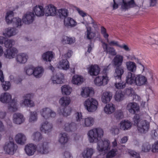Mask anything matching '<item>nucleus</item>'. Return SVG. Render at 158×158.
<instances>
[{
  "label": "nucleus",
  "mask_w": 158,
  "mask_h": 158,
  "mask_svg": "<svg viewBox=\"0 0 158 158\" xmlns=\"http://www.w3.org/2000/svg\"><path fill=\"white\" fill-rule=\"evenodd\" d=\"M104 131L100 128H94L90 130L87 134L90 143H97V148L100 152L107 150L110 149V141L107 139H101Z\"/></svg>",
  "instance_id": "nucleus-1"
},
{
  "label": "nucleus",
  "mask_w": 158,
  "mask_h": 158,
  "mask_svg": "<svg viewBox=\"0 0 158 158\" xmlns=\"http://www.w3.org/2000/svg\"><path fill=\"white\" fill-rule=\"evenodd\" d=\"M85 109L89 112H94L97 109L98 106V101L93 98L87 99L84 102Z\"/></svg>",
  "instance_id": "nucleus-2"
},
{
  "label": "nucleus",
  "mask_w": 158,
  "mask_h": 158,
  "mask_svg": "<svg viewBox=\"0 0 158 158\" xmlns=\"http://www.w3.org/2000/svg\"><path fill=\"white\" fill-rule=\"evenodd\" d=\"M36 148L38 153L40 154H47L50 151L49 143L45 140L39 143L36 146Z\"/></svg>",
  "instance_id": "nucleus-3"
},
{
  "label": "nucleus",
  "mask_w": 158,
  "mask_h": 158,
  "mask_svg": "<svg viewBox=\"0 0 158 158\" xmlns=\"http://www.w3.org/2000/svg\"><path fill=\"white\" fill-rule=\"evenodd\" d=\"M17 148V145L12 141L6 142L3 146L5 152L7 154L11 155H13L16 152Z\"/></svg>",
  "instance_id": "nucleus-4"
},
{
  "label": "nucleus",
  "mask_w": 158,
  "mask_h": 158,
  "mask_svg": "<svg viewBox=\"0 0 158 158\" xmlns=\"http://www.w3.org/2000/svg\"><path fill=\"white\" fill-rule=\"evenodd\" d=\"M121 6V10L123 11L128 10L131 8L137 6L134 0H130L127 1L125 0H122V2L119 3Z\"/></svg>",
  "instance_id": "nucleus-5"
},
{
  "label": "nucleus",
  "mask_w": 158,
  "mask_h": 158,
  "mask_svg": "<svg viewBox=\"0 0 158 158\" xmlns=\"http://www.w3.org/2000/svg\"><path fill=\"white\" fill-rule=\"evenodd\" d=\"M41 116L45 119L54 118L56 116V113L50 108L46 107L42 109L40 111Z\"/></svg>",
  "instance_id": "nucleus-6"
},
{
  "label": "nucleus",
  "mask_w": 158,
  "mask_h": 158,
  "mask_svg": "<svg viewBox=\"0 0 158 158\" xmlns=\"http://www.w3.org/2000/svg\"><path fill=\"white\" fill-rule=\"evenodd\" d=\"M125 69L124 67L123 66H118L115 67L114 76L116 80H121L122 76L124 74Z\"/></svg>",
  "instance_id": "nucleus-7"
},
{
  "label": "nucleus",
  "mask_w": 158,
  "mask_h": 158,
  "mask_svg": "<svg viewBox=\"0 0 158 158\" xmlns=\"http://www.w3.org/2000/svg\"><path fill=\"white\" fill-rule=\"evenodd\" d=\"M35 17L34 13L30 12H27L23 16V21L26 24H31L33 22Z\"/></svg>",
  "instance_id": "nucleus-8"
},
{
  "label": "nucleus",
  "mask_w": 158,
  "mask_h": 158,
  "mask_svg": "<svg viewBox=\"0 0 158 158\" xmlns=\"http://www.w3.org/2000/svg\"><path fill=\"white\" fill-rule=\"evenodd\" d=\"M17 49L14 47L7 49L4 52V56L6 58L11 59L15 58L18 53Z\"/></svg>",
  "instance_id": "nucleus-9"
},
{
  "label": "nucleus",
  "mask_w": 158,
  "mask_h": 158,
  "mask_svg": "<svg viewBox=\"0 0 158 158\" xmlns=\"http://www.w3.org/2000/svg\"><path fill=\"white\" fill-rule=\"evenodd\" d=\"M108 78L106 75L97 77L94 81V84L100 86L102 85H106L108 81Z\"/></svg>",
  "instance_id": "nucleus-10"
},
{
  "label": "nucleus",
  "mask_w": 158,
  "mask_h": 158,
  "mask_svg": "<svg viewBox=\"0 0 158 158\" xmlns=\"http://www.w3.org/2000/svg\"><path fill=\"white\" fill-rule=\"evenodd\" d=\"M138 130L142 133H145L147 132L149 128V123L146 120H142L138 125Z\"/></svg>",
  "instance_id": "nucleus-11"
},
{
  "label": "nucleus",
  "mask_w": 158,
  "mask_h": 158,
  "mask_svg": "<svg viewBox=\"0 0 158 158\" xmlns=\"http://www.w3.org/2000/svg\"><path fill=\"white\" fill-rule=\"evenodd\" d=\"M127 109L129 112L133 114L138 113L139 110V105L135 102H130L126 107Z\"/></svg>",
  "instance_id": "nucleus-12"
},
{
  "label": "nucleus",
  "mask_w": 158,
  "mask_h": 158,
  "mask_svg": "<svg viewBox=\"0 0 158 158\" xmlns=\"http://www.w3.org/2000/svg\"><path fill=\"white\" fill-rule=\"evenodd\" d=\"M135 73H132L131 72H127L126 78V82L128 84L131 85L134 84L136 77V75Z\"/></svg>",
  "instance_id": "nucleus-13"
},
{
  "label": "nucleus",
  "mask_w": 158,
  "mask_h": 158,
  "mask_svg": "<svg viewBox=\"0 0 158 158\" xmlns=\"http://www.w3.org/2000/svg\"><path fill=\"white\" fill-rule=\"evenodd\" d=\"M45 14L46 16H54L56 13V8L52 5L46 6L44 8Z\"/></svg>",
  "instance_id": "nucleus-14"
},
{
  "label": "nucleus",
  "mask_w": 158,
  "mask_h": 158,
  "mask_svg": "<svg viewBox=\"0 0 158 158\" xmlns=\"http://www.w3.org/2000/svg\"><path fill=\"white\" fill-rule=\"evenodd\" d=\"M36 149V146L33 144L31 143L25 146L24 150L26 153L29 156L33 155Z\"/></svg>",
  "instance_id": "nucleus-15"
},
{
  "label": "nucleus",
  "mask_w": 158,
  "mask_h": 158,
  "mask_svg": "<svg viewBox=\"0 0 158 158\" xmlns=\"http://www.w3.org/2000/svg\"><path fill=\"white\" fill-rule=\"evenodd\" d=\"M102 47L104 51L107 54L112 56H115L117 54V52L115 49L113 47H109L108 45L105 42H102Z\"/></svg>",
  "instance_id": "nucleus-16"
},
{
  "label": "nucleus",
  "mask_w": 158,
  "mask_h": 158,
  "mask_svg": "<svg viewBox=\"0 0 158 158\" xmlns=\"http://www.w3.org/2000/svg\"><path fill=\"white\" fill-rule=\"evenodd\" d=\"M31 95L30 94H27L23 96L24 101L23 102V106L31 107L34 106L33 101L31 100Z\"/></svg>",
  "instance_id": "nucleus-17"
},
{
  "label": "nucleus",
  "mask_w": 158,
  "mask_h": 158,
  "mask_svg": "<svg viewBox=\"0 0 158 158\" xmlns=\"http://www.w3.org/2000/svg\"><path fill=\"white\" fill-rule=\"evenodd\" d=\"M64 27L70 28L74 27L77 24L76 22L72 18L67 17L64 19Z\"/></svg>",
  "instance_id": "nucleus-18"
},
{
  "label": "nucleus",
  "mask_w": 158,
  "mask_h": 158,
  "mask_svg": "<svg viewBox=\"0 0 158 158\" xmlns=\"http://www.w3.org/2000/svg\"><path fill=\"white\" fill-rule=\"evenodd\" d=\"M52 128V124L48 121H45L42 123L40 129L42 131L46 133L50 132Z\"/></svg>",
  "instance_id": "nucleus-19"
},
{
  "label": "nucleus",
  "mask_w": 158,
  "mask_h": 158,
  "mask_svg": "<svg viewBox=\"0 0 158 158\" xmlns=\"http://www.w3.org/2000/svg\"><path fill=\"white\" fill-rule=\"evenodd\" d=\"M147 79L145 76L141 75H136V77L134 84L137 86H141L147 84Z\"/></svg>",
  "instance_id": "nucleus-20"
},
{
  "label": "nucleus",
  "mask_w": 158,
  "mask_h": 158,
  "mask_svg": "<svg viewBox=\"0 0 158 158\" xmlns=\"http://www.w3.org/2000/svg\"><path fill=\"white\" fill-rule=\"evenodd\" d=\"M15 139L17 143L23 145L26 143L27 138L23 134L19 133L16 135Z\"/></svg>",
  "instance_id": "nucleus-21"
},
{
  "label": "nucleus",
  "mask_w": 158,
  "mask_h": 158,
  "mask_svg": "<svg viewBox=\"0 0 158 158\" xmlns=\"http://www.w3.org/2000/svg\"><path fill=\"white\" fill-rule=\"evenodd\" d=\"M13 121L14 123L18 124H20L24 121V118L23 115L19 113H15L13 115Z\"/></svg>",
  "instance_id": "nucleus-22"
},
{
  "label": "nucleus",
  "mask_w": 158,
  "mask_h": 158,
  "mask_svg": "<svg viewBox=\"0 0 158 158\" xmlns=\"http://www.w3.org/2000/svg\"><path fill=\"white\" fill-rule=\"evenodd\" d=\"M28 59L27 55L25 53H21L18 54L16 57L17 62L19 64L25 63Z\"/></svg>",
  "instance_id": "nucleus-23"
},
{
  "label": "nucleus",
  "mask_w": 158,
  "mask_h": 158,
  "mask_svg": "<svg viewBox=\"0 0 158 158\" xmlns=\"http://www.w3.org/2000/svg\"><path fill=\"white\" fill-rule=\"evenodd\" d=\"M112 97V94L111 92H104L102 94L101 101L103 103H107L110 102Z\"/></svg>",
  "instance_id": "nucleus-24"
},
{
  "label": "nucleus",
  "mask_w": 158,
  "mask_h": 158,
  "mask_svg": "<svg viewBox=\"0 0 158 158\" xmlns=\"http://www.w3.org/2000/svg\"><path fill=\"white\" fill-rule=\"evenodd\" d=\"M123 60V56L118 54L116 55L112 60L113 64L115 66H122Z\"/></svg>",
  "instance_id": "nucleus-25"
},
{
  "label": "nucleus",
  "mask_w": 158,
  "mask_h": 158,
  "mask_svg": "<svg viewBox=\"0 0 158 158\" xmlns=\"http://www.w3.org/2000/svg\"><path fill=\"white\" fill-rule=\"evenodd\" d=\"M64 78L63 75L61 73H58L55 76H53L51 80L53 84H61L63 82L62 80Z\"/></svg>",
  "instance_id": "nucleus-26"
},
{
  "label": "nucleus",
  "mask_w": 158,
  "mask_h": 158,
  "mask_svg": "<svg viewBox=\"0 0 158 158\" xmlns=\"http://www.w3.org/2000/svg\"><path fill=\"white\" fill-rule=\"evenodd\" d=\"M18 32L17 30L15 27H9L5 29L4 35L7 37H10L15 35Z\"/></svg>",
  "instance_id": "nucleus-27"
},
{
  "label": "nucleus",
  "mask_w": 158,
  "mask_h": 158,
  "mask_svg": "<svg viewBox=\"0 0 158 158\" xmlns=\"http://www.w3.org/2000/svg\"><path fill=\"white\" fill-rule=\"evenodd\" d=\"M11 100V95L7 92L2 93L0 97V101L3 103H8Z\"/></svg>",
  "instance_id": "nucleus-28"
},
{
  "label": "nucleus",
  "mask_w": 158,
  "mask_h": 158,
  "mask_svg": "<svg viewBox=\"0 0 158 158\" xmlns=\"http://www.w3.org/2000/svg\"><path fill=\"white\" fill-rule=\"evenodd\" d=\"M64 129L67 131H74L77 129L76 124L74 122L66 123L64 124Z\"/></svg>",
  "instance_id": "nucleus-29"
},
{
  "label": "nucleus",
  "mask_w": 158,
  "mask_h": 158,
  "mask_svg": "<svg viewBox=\"0 0 158 158\" xmlns=\"http://www.w3.org/2000/svg\"><path fill=\"white\" fill-rule=\"evenodd\" d=\"M94 123V119L91 117L84 119L81 126L83 127H89L92 126Z\"/></svg>",
  "instance_id": "nucleus-30"
},
{
  "label": "nucleus",
  "mask_w": 158,
  "mask_h": 158,
  "mask_svg": "<svg viewBox=\"0 0 158 158\" xmlns=\"http://www.w3.org/2000/svg\"><path fill=\"white\" fill-rule=\"evenodd\" d=\"M94 94V91L92 89L89 87H85L82 89L81 95L84 98H87L90 95H92Z\"/></svg>",
  "instance_id": "nucleus-31"
},
{
  "label": "nucleus",
  "mask_w": 158,
  "mask_h": 158,
  "mask_svg": "<svg viewBox=\"0 0 158 158\" xmlns=\"http://www.w3.org/2000/svg\"><path fill=\"white\" fill-rule=\"evenodd\" d=\"M86 31L85 33V35L88 40L93 39L95 36V33L92 31L91 27H88L87 24H85Z\"/></svg>",
  "instance_id": "nucleus-32"
},
{
  "label": "nucleus",
  "mask_w": 158,
  "mask_h": 158,
  "mask_svg": "<svg viewBox=\"0 0 158 158\" xmlns=\"http://www.w3.org/2000/svg\"><path fill=\"white\" fill-rule=\"evenodd\" d=\"M58 68L67 70L69 67V62L67 59H62L59 62Z\"/></svg>",
  "instance_id": "nucleus-33"
},
{
  "label": "nucleus",
  "mask_w": 158,
  "mask_h": 158,
  "mask_svg": "<svg viewBox=\"0 0 158 158\" xmlns=\"http://www.w3.org/2000/svg\"><path fill=\"white\" fill-rule=\"evenodd\" d=\"M126 65L129 72L135 73L136 70V65L135 62L131 61H128L126 62Z\"/></svg>",
  "instance_id": "nucleus-34"
},
{
  "label": "nucleus",
  "mask_w": 158,
  "mask_h": 158,
  "mask_svg": "<svg viewBox=\"0 0 158 158\" xmlns=\"http://www.w3.org/2000/svg\"><path fill=\"white\" fill-rule=\"evenodd\" d=\"M120 129L123 130H126L131 128L132 124L128 120L122 121L120 123Z\"/></svg>",
  "instance_id": "nucleus-35"
},
{
  "label": "nucleus",
  "mask_w": 158,
  "mask_h": 158,
  "mask_svg": "<svg viewBox=\"0 0 158 158\" xmlns=\"http://www.w3.org/2000/svg\"><path fill=\"white\" fill-rule=\"evenodd\" d=\"M100 72V68L97 65H92L90 67L89 73L92 76H96Z\"/></svg>",
  "instance_id": "nucleus-36"
},
{
  "label": "nucleus",
  "mask_w": 158,
  "mask_h": 158,
  "mask_svg": "<svg viewBox=\"0 0 158 158\" xmlns=\"http://www.w3.org/2000/svg\"><path fill=\"white\" fill-rule=\"evenodd\" d=\"M10 23H11L15 28L20 27L23 24L21 19L18 17L13 18Z\"/></svg>",
  "instance_id": "nucleus-37"
},
{
  "label": "nucleus",
  "mask_w": 158,
  "mask_h": 158,
  "mask_svg": "<svg viewBox=\"0 0 158 158\" xmlns=\"http://www.w3.org/2000/svg\"><path fill=\"white\" fill-rule=\"evenodd\" d=\"M33 10L37 16H43L45 13L43 8L41 6H36L34 8Z\"/></svg>",
  "instance_id": "nucleus-38"
},
{
  "label": "nucleus",
  "mask_w": 158,
  "mask_h": 158,
  "mask_svg": "<svg viewBox=\"0 0 158 158\" xmlns=\"http://www.w3.org/2000/svg\"><path fill=\"white\" fill-rule=\"evenodd\" d=\"M94 152L93 149L87 148L83 152L82 156L84 158H91Z\"/></svg>",
  "instance_id": "nucleus-39"
},
{
  "label": "nucleus",
  "mask_w": 158,
  "mask_h": 158,
  "mask_svg": "<svg viewBox=\"0 0 158 158\" xmlns=\"http://www.w3.org/2000/svg\"><path fill=\"white\" fill-rule=\"evenodd\" d=\"M84 79L81 76L76 75L73 76L72 80L73 84L79 85L83 82Z\"/></svg>",
  "instance_id": "nucleus-40"
},
{
  "label": "nucleus",
  "mask_w": 158,
  "mask_h": 158,
  "mask_svg": "<svg viewBox=\"0 0 158 158\" xmlns=\"http://www.w3.org/2000/svg\"><path fill=\"white\" fill-rule=\"evenodd\" d=\"M68 140V136L66 133L63 132L60 134L58 141L60 143L64 144L67 142Z\"/></svg>",
  "instance_id": "nucleus-41"
},
{
  "label": "nucleus",
  "mask_w": 158,
  "mask_h": 158,
  "mask_svg": "<svg viewBox=\"0 0 158 158\" xmlns=\"http://www.w3.org/2000/svg\"><path fill=\"white\" fill-rule=\"evenodd\" d=\"M115 107L112 103L107 104L104 107V111L107 114H110L114 112Z\"/></svg>",
  "instance_id": "nucleus-42"
},
{
  "label": "nucleus",
  "mask_w": 158,
  "mask_h": 158,
  "mask_svg": "<svg viewBox=\"0 0 158 158\" xmlns=\"http://www.w3.org/2000/svg\"><path fill=\"white\" fill-rule=\"evenodd\" d=\"M53 57V55L52 52L48 51L44 53L42 58L43 60L46 61H51Z\"/></svg>",
  "instance_id": "nucleus-43"
},
{
  "label": "nucleus",
  "mask_w": 158,
  "mask_h": 158,
  "mask_svg": "<svg viewBox=\"0 0 158 158\" xmlns=\"http://www.w3.org/2000/svg\"><path fill=\"white\" fill-rule=\"evenodd\" d=\"M70 102V100L69 97H64L60 98L59 101L60 104L63 106H65L68 105Z\"/></svg>",
  "instance_id": "nucleus-44"
},
{
  "label": "nucleus",
  "mask_w": 158,
  "mask_h": 158,
  "mask_svg": "<svg viewBox=\"0 0 158 158\" xmlns=\"http://www.w3.org/2000/svg\"><path fill=\"white\" fill-rule=\"evenodd\" d=\"M8 108L9 110L11 111H16L18 109L16 101L14 99H12L11 102L9 104Z\"/></svg>",
  "instance_id": "nucleus-45"
},
{
  "label": "nucleus",
  "mask_w": 158,
  "mask_h": 158,
  "mask_svg": "<svg viewBox=\"0 0 158 158\" xmlns=\"http://www.w3.org/2000/svg\"><path fill=\"white\" fill-rule=\"evenodd\" d=\"M62 41L64 43L70 44L75 42L74 38L66 36H64L62 37Z\"/></svg>",
  "instance_id": "nucleus-46"
},
{
  "label": "nucleus",
  "mask_w": 158,
  "mask_h": 158,
  "mask_svg": "<svg viewBox=\"0 0 158 158\" xmlns=\"http://www.w3.org/2000/svg\"><path fill=\"white\" fill-rule=\"evenodd\" d=\"M43 71V69L41 67L34 68V76L36 78L40 77L42 76Z\"/></svg>",
  "instance_id": "nucleus-47"
},
{
  "label": "nucleus",
  "mask_w": 158,
  "mask_h": 158,
  "mask_svg": "<svg viewBox=\"0 0 158 158\" xmlns=\"http://www.w3.org/2000/svg\"><path fill=\"white\" fill-rule=\"evenodd\" d=\"M76 120L78 125L81 126L84 119L81 112H77L75 114Z\"/></svg>",
  "instance_id": "nucleus-48"
},
{
  "label": "nucleus",
  "mask_w": 158,
  "mask_h": 158,
  "mask_svg": "<svg viewBox=\"0 0 158 158\" xmlns=\"http://www.w3.org/2000/svg\"><path fill=\"white\" fill-rule=\"evenodd\" d=\"M58 13L60 17V18L64 19L68 16L69 12L67 10L64 9H61L58 10Z\"/></svg>",
  "instance_id": "nucleus-49"
},
{
  "label": "nucleus",
  "mask_w": 158,
  "mask_h": 158,
  "mask_svg": "<svg viewBox=\"0 0 158 158\" xmlns=\"http://www.w3.org/2000/svg\"><path fill=\"white\" fill-rule=\"evenodd\" d=\"M127 83L126 82L122 81L121 80H118V82L116 81L114 86L118 89H123L126 87Z\"/></svg>",
  "instance_id": "nucleus-50"
},
{
  "label": "nucleus",
  "mask_w": 158,
  "mask_h": 158,
  "mask_svg": "<svg viewBox=\"0 0 158 158\" xmlns=\"http://www.w3.org/2000/svg\"><path fill=\"white\" fill-rule=\"evenodd\" d=\"M71 110V108L70 107H64L60 110V112L63 116L67 117L70 114Z\"/></svg>",
  "instance_id": "nucleus-51"
},
{
  "label": "nucleus",
  "mask_w": 158,
  "mask_h": 158,
  "mask_svg": "<svg viewBox=\"0 0 158 158\" xmlns=\"http://www.w3.org/2000/svg\"><path fill=\"white\" fill-rule=\"evenodd\" d=\"M61 90L63 94L69 95L72 91V89L69 85H64L61 87Z\"/></svg>",
  "instance_id": "nucleus-52"
},
{
  "label": "nucleus",
  "mask_w": 158,
  "mask_h": 158,
  "mask_svg": "<svg viewBox=\"0 0 158 158\" xmlns=\"http://www.w3.org/2000/svg\"><path fill=\"white\" fill-rule=\"evenodd\" d=\"M114 114L115 118L118 120H119L123 118V113L122 110H120L116 111Z\"/></svg>",
  "instance_id": "nucleus-53"
},
{
  "label": "nucleus",
  "mask_w": 158,
  "mask_h": 158,
  "mask_svg": "<svg viewBox=\"0 0 158 158\" xmlns=\"http://www.w3.org/2000/svg\"><path fill=\"white\" fill-rule=\"evenodd\" d=\"M42 138V136L40 132H37L34 133L32 135L33 139L36 142L40 141Z\"/></svg>",
  "instance_id": "nucleus-54"
},
{
  "label": "nucleus",
  "mask_w": 158,
  "mask_h": 158,
  "mask_svg": "<svg viewBox=\"0 0 158 158\" xmlns=\"http://www.w3.org/2000/svg\"><path fill=\"white\" fill-rule=\"evenodd\" d=\"M115 100L117 102H120L123 100L124 98V95L121 91L116 92L114 96Z\"/></svg>",
  "instance_id": "nucleus-55"
},
{
  "label": "nucleus",
  "mask_w": 158,
  "mask_h": 158,
  "mask_svg": "<svg viewBox=\"0 0 158 158\" xmlns=\"http://www.w3.org/2000/svg\"><path fill=\"white\" fill-rule=\"evenodd\" d=\"M14 15V13L13 11H10L7 13L6 16V20L7 24H10V23L13 19Z\"/></svg>",
  "instance_id": "nucleus-56"
},
{
  "label": "nucleus",
  "mask_w": 158,
  "mask_h": 158,
  "mask_svg": "<svg viewBox=\"0 0 158 158\" xmlns=\"http://www.w3.org/2000/svg\"><path fill=\"white\" fill-rule=\"evenodd\" d=\"M134 93L133 88L131 87L126 88L124 91V93L126 95L130 96H131L134 94Z\"/></svg>",
  "instance_id": "nucleus-57"
},
{
  "label": "nucleus",
  "mask_w": 158,
  "mask_h": 158,
  "mask_svg": "<svg viewBox=\"0 0 158 158\" xmlns=\"http://www.w3.org/2000/svg\"><path fill=\"white\" fill-rule=\"evenodd\" d=\"M37 120V114L35 112H31L29 118V121L34 122Z\"/></svg>",
  "instance_id": "nucleus-58"
},
{
  "label": "nucleus",
  "mask_w": 158,
  "mask_h": 158,
  "mask_svg": "<svg viewBox=\"0 0 158 158\" xmlns=\"http://www.w3.org/2000/svg\"><path fill=\"white\" fill-rule=\"evenodd\" d=\"M110 132L113 135H118L119 133V129L117 126H113L110 129Z\"/></svg>",
  "instance_id": "nucleus-59"
},
{
  "label": "nucleus",
  "mask_w": 158,
  "mask_h": 158,
  "mask_svg": "<svg viewBox=\"0 0 158 158\" xmlns=\"http://www.w3.org/2000/svg\"><path fill=\"white\" fill-rule=\"evenodd\" d=\"M152 149L151 145L148 143H144L142 146V151L145 152H149L151 149Z\"/></svg>",
  "instance_id": "nucleus-60"
},
{
  "label": "nucleus",
  "mask_w": 158,
  "mask_h": 158,
  "mask_svg": "<svg viewBox=\"0 0 158 158\" xmlns=\"http://www.w3.org/2000/svg\"><path fill=\"white\" fill-rule=\"evenodd\" d=\"M117 150L116 149H113L109 152L106 155V157L110 158L116 155Z\"/></svg>",
  "instance_id": "nucleus-61"
},
{
  "label": "nucleus",
  "mask_w": 158,
  "mask_h": 158,
  "mask_svg": "<svg viewBox=\"0 0 158 158\" xmlns=\"http://www.w3.org/2000/svg\"><path fill=\"white\" fill-rule=\"evenodd\" d=\"M133 122L134 123V124L135 126H138L139 124V123L142 120H141L139 116L137 114H135L133 118Z\"/></svg>",
  "instance_id": "nucleus-62"
},
{
  "label": "nucleus",
  "mask_w": 158,
  "mask_h": 158,
  "mask_svg": "<svg viewBox=\"0 0 158 158\" xmlns=\"http://www.w3.org/2000/svg\"><path fill=\"white\" fill-rule=\"evenodd\" d=\"M4 42L5 46L6 48L11 47L14 44V41L13 40H6V39L5 40Z\"/></svg>",
  "instance_id": "nucleus-63"
},
{
  "label": "nucleus",
  "mask_w": 158,
  "mask_h": 158,
  "mask_svg": "<svg viewBox=\"0 0 158 158\" xmlns=\"http://www.w3.org/2000/svg\"><path fill=\"white\" fill-rule=\"evenodd\" d=\"M26 73L29 76H30L32 74L34 75V68L33 67H30L27 68L26 70Z\"/></svg>",
  "instance_id": "nucleus-64"
}]
</instances>
